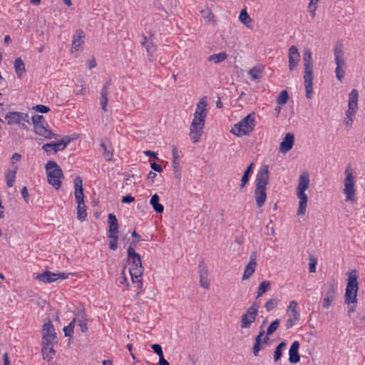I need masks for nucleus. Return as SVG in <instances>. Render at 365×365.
<instances>
[{"mask_svg":"<svg viewBox=\"0 0 365 365\" xmlns=\"http://www.w3.org/2000/svg\"><path fill=\"white\" fill-rule=\"evenodd\" d=\"M127 253V264L130 265L128 271L132 279V283L133 286L137 288V293L139 294L143 288L141 277L144 272L141 257L131 247L128 248Z\"/></svg>","mask_w":365,"mask_h":365,"instance_id":"1","label":"nucleus"},{"mask_svg":"<svg viewBox=\"0 0 365 365\" xmlns=\"http://www.w3.org/2000/svg\"><path fill=\"white\" fill-rule=\"evenodd\" d=\"M304 64V83L306 91V97L308 99L312 98L313 94V62L312 58V52L307 49L304 51L303 56Z\"/></svg>","mask_w":365,"mask_h":365,"instance_id":"2","label":"nucleus"},{"mask_svg":"<svg viewBox=\"0 0 365 365\" xmlns=\"http://www.w3.org/2000/svg\"><path fill=\"white\" fill-rule=\"evenodd\" d=\"M309 185V175L305 172L299 176V183L297 187V195L299 199V208L297 210L298 215H304L306 212L308 197L305 191Z\"/></svg>","mask_w":365,"mask_h":365,"instance_id":"3","label":"nucleus"},{"mask_svg":"<svg viewBox=\"0 0 365 365\" xmlns=\"http://www.w3.org/2000/svg\"><path fill=\"white\" fill-rule=\"evenodd\" d=\"M348 279L345 289V303H356L357 292L359 290L358 275L355 269L347 273Z\"/></svg>","mask_w":365,"mask_h":365,"instance_id":"4","label":"nucleus"},{"mask_svg":"<svg viewBox=\"0 0 365 365\" xmlns=\"http://www.w3.org/2000/svg\"><path fill=\"white\" fill-rule=\"evenodd\" d=\"M45 168L48 183L56 190H58L61 186V179L64 177L61 167L55 161L48 160Z\"/></svg>","mask_w":365,"mask_h":365,"instance_id":"5","label":"nucleus"},{"mask_svg":"<svg viewBox=\"0 0 365 365\" xmlns=\"http://www.w3.org/2000/svg\"><path fill=\"white\" fill-rule=\"evenodd\" d=\"M255 126V114L251 113L242 119L238 123L235 124L231 130V133L237 136L249 135Z\"/></svg>","mask_w":365,"mask_h":365,"instance_id":"6","label":"nucleus"},{"mask_svg":"<svg viewBox=\"0 0 365 365\" xmlns=\"http://www.w3.org/2000/svg\"><path fill=\"white\" fill-rule=\"evenodd\" d=\"M206 116L198 113H194V118L190 125L189 134L193 143L198 142L202 135Z\"/></svg>","mask_w":365,"mask_h":365,"instance_id":"7","label":"nucleus"},{"mask_svg":"<svg viewBox=\"0 0 365 365\" xmlns=\"http://www.w3.org/2000/svg\"><path fill=\"white\" fill-rule=\"evenodd\" d=\"M344 173L346 178L344 179V193L346 195V201H354L355 200V181L352 169L350 166H348Z\"/></svg>","mask_w":365,"mask_h":365,"instance_id":"8","label":"nucleus"},{"mask_svg":"<svg viewBox=\"0 0 365 365\" xmlns=\"http://www.w3.org/2000/svg\"><path fill=\"white\" fill-rule=\"evenodd\" d=\"M334 58L335 63L336 64V68L335 70L336 77L339 81H341L345 76V70L343 68L345 66L344 52L341 48L335 46Z\"/></svg>","mask_w":365,"mask_h":365,"instance_id":"9","label":"nucleus"},{"mask_svg":"<svg viewBox=\"0 0 365 365\" xmlns=\"http://www.w3.org/2000/svg\"><path fill=\"white\" fill-rule=\"evenodd\" d=\"M69 274H66L64 272L54 273L48 270H46L43 273L38 274L36 277V279L44 283H51L56 282L58 279H67Z\"/></svg>","mask_w":365,"mask_h":365,"instance_id":"10","label":"nucleus"},{"mask_svg":"<svg viewBox=\"0 0 365 365\" xmlns=\"http://www.w3.org/2000/svg\"><path fill=\"white\" fill-rule=\"evenodd\" d=\"M258 308L259 305L256 302H254L252 305L247 309L246 313L242 317V328L250 327L251 324L255 320L257 315Z\"/></svg>","mask_w":365,"mask_h":365,"instance_id":"11","label":"nucleus"},{"mask_svg":"<svg viewBox=\"0 0 365 365\" xmlns=\"http://www.w3.org/2000/svg\"><path fill=\"white\" fill-rule=\"evenodd\" d=\"M269 167L264 165L258 171L255 180V188L267 189L269 183Z\"/></svg>","mask_w":365,"mask_h":365,"instance_id":"12","label":"nucleus"},{"mask_svg":"<svg viewBox=\"0 0 365 365\" xmlns=\"http://www.w3.org/2000/svg\"><path fill=\"white\" fill-rule=\"evenodd\" d=\"M5 119L7 121L8 125H15L20 124L21 120L25 121L29 123V115L28 113L19 112V111H13L9 112L5 115Z\"/></svg>","mask_w":365,"mask_h":365,"instance_id":"13","label":"nucleus"},{"mask_svg":"<svg viewBox=\"0 0 365 365\" xmlns=\"http://www.w3.org/2000/svg\"><path fill=\"white\" fill-rule=\"evenodd\" d=\"M74 195L78 205H85L83 180L80 176H76L74 179Z\"/></svg>","mask_w":365,"mask_h":365,"instance_id":"14","label":"nucleus"},{"mask_svg":"<svg viewBox=\"0 0 365 365\" xmlns=\"http://www.w3.org/2000/svg\"><path fill=\"white\" fill-rule=\"evenodd\" d=\"M42 337L46 342H52L56 339V333L54 327L50 320L43 325Z\"/></svg>","mask_w":365,"mask_h":365,"instance_id":"15","label":"nucleus"},{"mask_svg":"<svg viewBox=\"0 0 365 365\" xmlns=\"http://www.w3.org/2000/svg\"><path fill=\"white\" fill-rule=\"evenodd\" d=\"M294 144V135L291 133H287L283 138L282 141L279 144V151L286 153L291 150Z\"/></svg>","mask_w":365,"mask_h":365,"instance_id":"16","label":"nucleus"},{"mask_svg":"<svg viewBox=\"0 0 365 365\" xmlns=\"http://www.w3.org/2000/svg\"><path fill=\"white\" fill-rule=\"evenodd\" d=\"M256 257V252H253L250 255V262L246 265L245 269L244 270L242 279H247L255 272V268L257 267Z\"/></svg>","mask_w":365,"mask_h":365,"instance_id":"17","label":"nucleus"},{"mask_svg":"<svg viewBox=\"0 0 365 365\" xmlns=\"http://www.w3.org/2000/svg\"><path fill=\"white\" fill-rule=\"evenodd\" d=\"M299 53L295 46H292L289 49V70H294L299 61Z\"/></svg>","mask_w":365,"mask_h":365,"instance_id":"18","label":"nucleus"},{"mask_svg":"<svg viewBox=\"0 0 365 365\" xmlns=\"http://www.w3.org/2000/svg\"><path fill=\"white\" fill-rule=\"evenodd\" d=\"M336 297V287L334 284H330L326 293V297L323 300L322 307L324 309H328L331 303L335 300Z\"/></svg>","mask_w":365,"mask_h":365,"instance_id":"19","label":"nucleus"},{"mask_svg":"<svg viewBox=\"0 0 365 365\" xmlns=\"http://www.w3.org/2000/svg\"><path fill=\"white\" fill-rule=\"evenodd\" d=\"M31 120L35 133L37 135H43L41 131H45L43 129L46 128L43 124L45 122L43 116L41 115H34L32 116Z\"/></svg>","mask_w":365,"mask_h":365,"instance_id":"20","label":"nucleus"},{"mask_svg":"<svg viewBox=\"0 0 365 365\" xmlns=\"http://www.w3.org/2000/svg\"><path fill=\"white\" fill-rule=\"evenodd\" d=\"M73 319H76V326L80 328L82 333H86L88 331V319L87 315L84 311L76 314V317Z\"/></svg>","mask_w":365,"mask_h":365,"instance_id":"21","label":"nucleus"},{"mask_svg":"<svg viewBox=\"0 0 365 365\" xmlns=\"http://www.w3.org/2000/svg\"><path fill=\"white\" fill-rule=\"evenodd\" d=\"M42 148L47 154H49L51 151H53V153H56L58 151L65 149V144L61 143L58 140V142L46 143L43 145Z\"/></svg>","mask_w":365,"mask_h":365,"instance_id":"22","label":"nucleus"},{"mask_svg":"<svg viewBox=\"0 0 365 365\" xmlns=\"http://www.w3.org/2000/svg\"><path fill=\"white\" fill-rule=\"evenodd\" d=\"M85 35L82 29L76 30L73 36L72 48L78 51L81 46L84 43Z\"/></svg>","mask_w":365,"mask_h":365,"instance_id":"23","label":"nucleus"},{"mask_svg":"<svg viewBox=\"0 0 365 365\" xmlns=\"http://www.w3.org/2000/svg\"><path fill=\"white\" fill-rule=\"evenodd\" d=\"M359 92L356 89H352L349 94L348 109L351 110H358Z\"/></svg>","mask_w":365,"mask_h":365,"instance_id":"24","label":"nucleus"},{"mask_svg":"<svg viewBox=\"0 0 365 365\" xmlns=\"http://www.w3.org/2000/svg\"><path fill=\"white\" fill-rule=\"evenodd\" d=\"M143 41H142L141 44L143 46H144L146 49L147 53H148V59L149 61H153V53L156 51L155 46L153 43L152 41H148V38L145 36L143 35Z\"/></svg>","mask_w":365,"mask_h":365,"instance_id":"25","label":"nucleus"},{"mask_svg":"<svg viewBox=\"0 0 365 365\" xmlns=\"http://www.w3.org/2000/svg\"><path fill=\"white\" fill-rule=\"evenodd\" d=\"M267 189L255 188V198L257 207H262L267 199Z\"/></svg>","mask_w":365,"mask_h":365,"instance_id":"26","label":"nucleus"},{"mask_svg":"<svg viewBox=\"0 0 365 365\" xmlns=\"http://www.w3.org/2000/svg\"><path fill=\"white\" fill-rule=\"evenodd\" d=\"M42 355L44 360L51 361L55 355L56 351L53 344H44L41 349Z\"/></svg>","mask_w":365,"mask_h":365,"instance_id":"27","label":"nucleus"},{"mask_svg":"<svg viewBox=\"0 0 365 365\" xmlns=\"http://www.w3.org/2000/svg\"><path fill=\"white\" fill-rule=\"evenodd\" d=\"M108 223L109 224V234H118V222L115 215L113 213L108 214Z\"/></svg>","mask_w":365,"mask_h":365,"instance_id":"28","label":"nucleus"},{"mask_svg":"<svg viewBox=\"0 0 365 365\" xmlns=\"http://www.w3.org/2000/svg\"><path fill=\"white\" fill-rule=\"evenodd\" d=\"M254 166H255V163H251L247 167L246 170H245V172L242 175V177L241 178V182H240V190H242L245 187V185L247 184V182H249L250 176L252 173Z\"/></svg>","mask_w":365,"mask_h":365,"instance_id":"29","label":"nucleus"},{"mask_svg":"<svg viewBox=\"0 0 365 365\" xmlns=\"http://www.w3.org/2000/svg\"><path fill=\"white\" fill-rule=\"evenodd\" d=\"M200 284L202 287L208 289L210 287V282L207 279L208 271L207 269L200 265Z\"/></svg>","mask_w":365,"mask_h":365,"instance_id":"30","label":"nucleus"},{"mask_svg":"<svg viewBox=\"0 0 365 365\" xmlns=\"http://www.w3.org/2000/svg\"><path fill=\"white\" fill-rule=\"evenodd\" d=\"M300 344H292L289 351V361L291 363H297L299 361L300 357L298 353Z\"/></svg>","mask_w":365,"mask_h":365,"instance_id":"31","label":"nucleus"},{"mask_svg":"<svg viewBox=\"0 0 365 365\" xmlns=\"http://www.w3.org/2000/svg\"><path fill=\"white\" fill-rule=\"evenodd\" d=\"M18 166L15 165L14 166L13 170H9L6 175L5 178L6 180V185L9 187H12L14 186L15 180H16V175L17 173Z\"/></svg>","mask_w":365,"mask_h":365,"instance_id":"32","label":"nucleus"},{"mask_svg":"<svg viewBox=\"0 0 365 365\" xmlns=\"http://www.w3.org/2000/svg\"><path fill=\"white\" fill-rule=\"evenodd\" d=\"M159 196L157 194H154L150 198V204L157 213H162L164 210V207L159 202Z\"/></svg>","mask_w":365,"mask_h":365,"instance_id":"33","label":"nucleus"},{"mask_svg":"<svg viewBox=\"0 0 365 365\" xmlns=\"http://www.w3.org/2000/svg\"><path fill=\"white\" fill-rule=\"evenodd\" d=\"M279 320L275 319L267 327V331H266V336L264 338L263 342H268L269 340V336L272 334L279 327Z\"/></svg>","mask_w":365,"mask_h":365,"instance_id":"34","label":"nucleus"},{"mask_svg":"<svg viewBox=\"0 0 365 365\" xmlns=\"http://www.w3.org/2000/svg\"><path fill=\"white\" fill-rule=\"evenodd\" d=\"M14 68L16 75L21 77L26 73L25 64L21 58H17L14 61Z\"/></svg>","mask_w":365,"mask_h":365,"instance_id":"35","label":"nucleus"},{"mask_svg":"<svg viewBox=\"0 0 365 365\" xmlns=\"http://www.w3.org/2000/svg\"><path fill=\"white\" fill-rule=\"evenodd\" d=\"M172 155H173L172 165L173 168V170L178 171V168H180V163H179L180 156L178 155V148L175 145L173 146Z\"/></svg>","mask_w":365,"mask_h":365,"instance_id":"36","label":"nucleus"},{"mask_svg":"<svg viewBox=\"0 0 365 365\" xmlns=\"http://www.w3.org/2000/svg\"><path fill=\"white\" fill-rule=\"evenodd\" d=\"M271 288V283L269 281L262 282L258 287L257 298L261 297L263 294L269 291Z\"/></svg>","mask_w":365,"mask_h":365,"instance_id":"37","label":"nucleus"},{"mask_svg":"<svg viewBox=\"0 0 365 365\" xmlns=\"http://www.w3.org/2000/svg\"><path fill=\"white\" fill-rule=\"evenodd\" d=\"M227 57V55L225 52H221L217 54H213L209 56L208 61H213L215 63H220L225 60Z\"/></svg>","mask_w":365,"mask_h":365,"instance_id":"38","label":"nucleus"},{"mask_svg":"<svg viewBox=\"0 0 365 365\" xmlns=\"http://www.w3.org/2000/svg\"><path fill=\"white\" fill-rule=\"evenodd\" d=\"M87 217V211L86 205L77 206V218L81 222L86 220Z\"/></svg>","mask_w":365,"mask_h":365,"instance_id":"39","label":"nucleus"},{"mask_svg":"<svg viewBox=\"0 0 365 365\" xmlns=\"http://www.w3.org/2000/svg\"><path fill=\"white\" fill-rule=\"evenodd\" d=\"M109 248L115 250L118 248V234H109Z\"/></svg>","mask_w":365,"mask_h":365,"instance_id":"40","label":"nucleus"},{"mask_svg":"<svg viewBox=\"0 0 365 365\" xmlns=\"http://www.w3.org/2000/svg\"><path fill=\"white\" fill-rule=\"evenodd\" d=\"M207 103L204 100V98L200 99V101L197 104L196 110L195 113H198L200 114H202L203 115H207Z\"/></svg>","mask_w":365,"mask_h":365,"instance_id":"41","label":"nucleus"},{"mask_svg":"<svg viewBox=\"0 0 365 365\" xmlns=\"http://www.w3.org/2000/svg\"><path fill=\"white\" fill-rule=\"evenodd\" d=\"M76 319H73L68 326L64 327L63 331L65 336H71L76 327Z\"/></svg>","mask_w":365,"mask_h":365,"instance_id":"42","label":"nucleus"},{"mask_svg":"<svg viewBox=\"0 0 365 365\" xmlns=\"http://www.w3.org/2000/svg\"><path fill=\"white\" fill-rule=\"evenodd\" d=\"M288 99H289V93H288L287 91L284 90L279 93V94L277 97V102L279 105L283 106L287 103Z\"/></svg>","mask_w":365,"mask_h":365,"instance_id":"43","label":"nucleus"},{"mask_svg":"<svg viewBox=\"0 0 365 365\" xmlns=\"http://www.w3.org/2000/svg\"><path fill=\"white\" fill-rule=\"evenodd\" d=\"M356 110H351L348 109L346 111V117L344 119V123L347 126L351 127L353 123V118L356 115Z\"/></svg>","mask_w":365,"mask_h":365,"instance_id":"44","label":"nucleus"},{"mask_svg":"<svg viewBox=\"0 0 365 365\" xmlns=\"http://www.w3.org/2000/svg\"><path fill=\"white\" fill-rule=\"evenodd\" d=\"M100 145L101 148L103 150V155L106 159V160H111L113 157V153L108 150L106 143H101Z\"/></svg>","mask_w":365,"mask_h":365,"instance_id":"45","label":"nucleus"},{"mask_svg":"<svg viewBox=\"0 0 365 365\" xmlns=\"http://www.w3.org/2000/svg\"><path fill=\"white\" fill-rule=\"evenodd\" d=\"M277 305V299H271L268 300L265 304L264 307L267 312L273 310Z\"/></svg>","mask_w":365,"mask_h":365,"instance_id":"46","label":"nucleus"},{"mask_svg":"<svg viewBox=\"0 0 365 365\" xmlns=\"http://www.w3.org/2000/svg\"><path fill=\"white\" fill-rule=\"evenodd\" d=\"M45 131H41L43 135H40L41 136L44 137L46 139H56L58 136L57 134L53 133L51 130L46 128V127L43 129Z\"/></svg>","mask_w":365,"mask_h":365,"instance_id":"47","label":"nucleus"},{"mask_svg":"<svg viewBox=\"0 0 365 365\" xmlns=\"http://www.w3.org/2000/svg\"><path fill=\"white\" fill-rule=\"evenodd\" d=\"M287 344H279L277 346L275 351L274 359L275 361H278L282 356V349L286 346Z\"/></svg>","mask_w":365,"mask_h":365,"instance_id":"48","label":"nucleus"},{"mask_svg":"<svg viewBox=\"0 0 365 365\" xmlns=\"http://www.w3.org/2000/svg\"><path fill=\"white\" fill-rule=\"evenodd\" d=\"M78 135L76 134H73L71 135H66L64 136L63 139H61L60 141L61 143L65 144V148L67 146L68 144H69L71 141L77 139Z\"/></svg>","mask_w":365,"mask_h":365,"instance_id":"49","label":"nucleus"},{"mask_svg":"<svg viewBox=\"0 0 365 365\" xmlns=\"http://www.w3.org/2000/svg\"><path fill=\"white\" fill-rule=\"evenodd\" d=\"M33 109L41 113H47L50 111V108L44 105H37L33 107Z\"/></svg>","mask_w":365,"mask_h":365,"instance_id":"50","label":"nucleus"},{"mask_svg":"<svg viewBox=\"0 0 365 365\" xmlns=\"http://www.w3.org/2000/svg\"><path fill=\"white\" fill-rule=\"evenodd\" d=\"M239 19L242 23L247 24V20H250V18L245 9L241 11L239 16Z\"/></svg>","mask_w":365,"mask_h":365,"instance_id":"51","label":"nucleus"},{"mask_svg":"<svg viewBox=\"0 0 365 365\" xmlns=\"http://www.w3.org/2000/svg\"><path fill=\"white\" fill-rule=\"evenodd\" d=\"M317 264V259H315L312 255L310 256L309 263V269L311 273L316 272V266Z\"/></svg>","mask_w":365,"mask_h":365,"instance_id":"52","label":"nucleus"},{"mask_svg":"<svg viewBox=\"0 0 365 365\" xmlns=\"http://www.w3.org/2000/svg\"><path fill=\"white\" fill-rule=\"evenodd\" d=\"M249 74L251 76L253 80H257L259 78V70L256 68H252L249 71Z\"/></svg>","mask_w":365,"mask_h":365,"instance_id":"53","label":"nucleus"},{"mask_svg":"<svg viewBox=\"0 0 365 365\" xmlns=\"http://www.w3.org/2000/svg\"><path fill=\"white\" fill-rule=\"evenodd\" d=\"M152 349L155 352L158 356H163V349L162 347L160 346L159 344H153L152 345Z\"/></svg>","mask_w":365,"mask_h":365,"instance_id":"54","label":"nucleus"},{"mask_svg":"<svg viewBox=\"0 0 365 365\" xmlns=\"http://www.w3.org/2000/svg\"><path fill=\"white\" fill-rule=\"evenodd\" d=\"M108 96H101V106L104 112L107 111Z\"/></svg>","mask_w":365,"mask_h":365,"instance_id":"55","label":"nucleus"},{"mask_svg":"<svg viewBox=\"0 0 365 365\" xmlns=\"http://www.w3.org/2000/svg\"><path fill=\"white\" fill-rule=\"evenodd\" d=\"M150 168H152L153 170L155 171V172H158V173H160L163 171V168L161 165L157 164L156 163L153 162V163H151L150 164Z\"/></svg>","mask_w":365,"mask_h":365,"instance_id":"56","label":"nucleus"},{"mask_svg":"<svg viewBox=\"0 0 365 365\" xmlns=\"http://www.w3.org/2000/svg\"><path fill=\"white\" fill-rule=\"evenodd\" d=\"M135 200V198L130 195H125L122 197L123 203H130Z\"/></svg>","mask_w":365,"mask_h":365,"instance_id":"57","label":"nucleus"},{"mask_svg":"<svg viewBox=\"0 0 365 365\" xmlns=\"http://www.w3.org/2000/svg\"><path fill=\"white\" fill-rule=\"evenodd\" d=\"M297 302L295 301H292L289 303V307H288V312H294V311H297Z\"/></svg>","mask_w":365,"mask_h":365,"instance_id":"58","label":"nucleus"},{"mask_svg":"<svg viewBox=\"0 0 365 365\" xmlns=\"http://www.w3.org/2000/svg\"><path fill=\"white\" fill-rule=\"evenodd\" d=\"M201 13L202 14L203 17L207 19L208 20H210L214 17V14L210 10H202Z\"/></svg>","mask_w":365,"mask_h":365,"instance_id":"59","label":"nucleus"},{"mask_svg":"<svg viewBox=\"0 0 365 365\" xmlns=\"http://www.w3.org/2000/svg\"><path fill=\"white\" fill-rule=\"evenodd\" d=\"M297 320H294V318H289L286 322V329H289L292 328Z\"/></svg>","mask_w":365,"mask_h":365,"instance_id":"60","label":"nucleus"},{"mask_svg":"<svg viewBox=\"0 0 365 365\" xmlns=\"http://www.w3.org/2000/svg\"><path fill=\"white\" fill-rule=\"evenodd\" d=\"M21 192V195H22L23 198L24 199V200L26 202H28L29 201V192H28L27 187L26 186L23 187Z\"/></svg>","mask_w":365,"mask_h":365,"instance_id":"61","label":"nucleus"},{"mask_svg":"<svg viewBox=\"0 0 365 365\" xmlns=\"http://www.w3.org/2000/svg\"><path fill=\"white\" fill-rule=\"evenodd\" d=\"M262 349V344H255L253 348V354L255 356H257L259 351Z\"/></svg>","mask_w":365,"mask_h":365,"instance_id":"62","label":"nucleus"},{"mask_svg":"<svg viewBox=\"0 0 365 365\" xmlns=\"http://www.w3.org/2000/svg\"><path fill=\"white\" fill-rule=\"evenodd\" d=\"M21 158V155L17 153H15L14 154H13L11 159L13 166H15L14 165L15 161L20 160Z\"/></svg>","mask_w":365,"mask_h":365,"instance_id":"63","label":"nucleus"},{"mask_svg":"<svg viewBox=\"0 0 365 365\" xmlns=\"http://www.w3.org/2000/svg\"><path fill=\"white\" fill-rule=\"evenodd\" d=\"M289 318H294V320L299 319V313L297 311H294V312H288Z\"/></svg>","mask_w":365,"mask_h":365,"instance_id":"64","label":"nucleus"}]
</instances>
